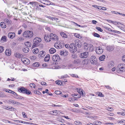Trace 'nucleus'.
Here are the masks:
<instances>
[{
	"label": "nucleus",
	"instance_id": "nucleus-1",
	"mask_svg": "<svg viewBox=\"0 0 125 125\" xmlns=\"http://www.w3.org/2000/svg\"><path fill=\"white\" fill-rule=\"evenodd\" d=\"M42 41L41 39L38 37H35L33 40V43L32 47L34 48L38 45L39 43Z\"/></svg>",
	"mask_w": 125,
	"mask_h": 125
},
{
	"label": "nucleus",
	"instance_id": "nucleus-2",
	"mask_svg": "<svg viewBox=\"0 0 125 125\" xmlns=\"http://www.w3.org/2000/svg\"><path fill=\"white\" fill-rule=\"evenodd\" d=\"M33 35V32L32 31H25L23 33L24 37L27 38H30L32 37Z\"/></svg>",
	"mask_w": 125,
	"mask_h": 125
},
{
	"label": "nucleus",
	"instance_id": "nucleus-3",
	"mask_svg": "<svg viewBox=\"0 0 125 125\" xmlns=\"http://www.w3.org/2000/svg\"><path fill=\"white\" fill-rule=\"evenodd\" d=\"M19 91L20 92H22L23 93H25L27 94H31V92L29 90L26 89L23 87H21L18 89Z\"/></svg>",
	"mask_w": 125,
	"mask_h": 125
},
{
	"label": "nucleus",
	"instance_id": "nucleus-4",
	"mask_svg": "<svg viewBox=\"0 0 125 125\" xmlns=\"http://www.w3.org/2000/svg\"><path fill=\"white\" fill-rule=\"evenodd\" d=\"M121 71L122 72L125 71V65L124 64H119L116 68V70L117 71Z\"/></svg>",
	"mask_w": 125,
	"mask_h": 125
},
{
	"label": "nucleus",
	"instance_id": "nucleus-5",
	"mask_svg": "<svg viewBox=\"0 0 125 125\" xmlns=\"http://www.w3.org/2000/svg\"><path fill=\"white\" fill-rule=\"evenodd\" d=\"M90 61L92 64H96L97 63V59L96 58L95 56L92 55L90 57Z\"/></svg>",
	"mask_w": 125,
	"mask_h": 125
},
{
	"label": "nucleus",
	"instance_id": "nucleus-6",
	"mask_svg": "<svg viewBox=\"0 0 125 125\" xmlns=\"http://www.w3.org/2000/svg\"><path fill=\"white\" fill-rule=\"evenodd\" d=\"M49 36L50 37V39L52 40L57 41L58 39V36L54 34L53 33L50 34Z\"/></svg>",
	"mask_w": 125,
	"mask_h": 125
},
{
	"label": "nucleus",
	"instance_id": "nucleus-7",
	"mask_svg": "<svg viewBox=\"0 0 125 125\" xmlns=\"http://www.w3.org/2000/svg\"><path fill=\"white\" fill-rule=\"evenodd\" d=\"M60 59V58L58 54L53 55L52 57V59L53 61L58 62Z\"/></svg>",
	"mask_w": 125,
	"mask_h": 125
},
{
	"label": "nucleus",
	"instance_id": "nucleus-8",
	"mask_svg": "<svg viewBox=\"0 0 125 125\" xmlns=\"http://www.w3.org/2000/svg\"><path fill=\"white\" fill-rule=\"evenodd\" d=\"M88 54V52H85L80 54L79 56L81 58H85L87 57Z\"/></svg>",
	"mask_w": 125,
	"mask_h": 125
},
{
	"label": "nucleus",
	"instance_id": "nucleus-9",
	"mask_svg": "<svg viewBox=\"0 0 125 125\" xmlns=\"http://www.w3.org/2000/svg\"><path fill=\"white\" fill-rule=\"evenodd\" d=\"M103 49L101 47H97L96 49V52L97 54H101L103 53Z\"/></svg>",
	"mask_w": 125,
	"mask_h": 125
},
{
	"label": "nucleus",
	"instance_id": "nucleus-10",
	"mask_svg": "<svg viewBox=\"0 0 125 125\" xmlns=\"http://www.w3.org/2000/svg\"><path fill=\"white\" fill-rule=\"evenodd\" d=\"M83 61L82 59H77L74 60L73 62V63L74 64H79Z\"/></svg>",
	"mask_w": 125,
	"mask_h": 125
},
{
	"label": "nucleus",
	"instance_id": "nucleus-11",
	"mask_svg": "<svg viewBox=\"0 0 125 125\" xmlns=\"http://www.w3.org/2000/svg\"><path fill=\"white\" fill-rule=\"evenodd\" d=\"M39 3L37 2L36 1H32L31 2H30L29 4L32 5L33 7H35L38 6H39Z\"/></svg>",
	"mask_w": 125,
	"mask_h": 125
},
{
	"label": "nucleus",
	"instance_id": "nucleus-12",
	"mask_svg": "<svg viewBox=\"0 0 125 125\" xmlns=\"http://www.w3.org/2000/svg\"><path fill=\"white\" fill-rule=\"evenodd\" d=\"M8 37L11 39H12L15 36V33L13 32H10L8 34Z\"/></svg>",
	"mask_w": 125,
	"mask_h": 125
},
{
	"label": "nucleus",
	"instance_id": "nucleus-13",
	"mask_svg": "<svg viewBox=\"0 0 125 125\" xmlns=\"http://www.w3.org/2000/svg\"><path fill=\"white\" fill-rule=\"evenodd\" d=\"M68 52L67 51L64 50L60 52V54L61 55L66 56L68 55Z\"/></svg>",
	"mask_w": 125,
	"mask_h": 125
},
{
	"label": "nucleus",
	"instance_id": "nucleus-14",
	"mask_svg": "<svg viewBox=\"0 0 125 125\" xmlns=\"http://www.w3.org/2000/svg\"><path fill=\"white\" fill-rule=\"evenodd\" d=\"M75 45V44L74 43H71L69 45V48L70 51L71 52H73V49L74 48V45Z\"/></svg>",
	"mask_w": 125,
	"mask_h": 125
},
{
	"label": "nucleus",
	"instance_id": "nucleus-15",
	"mask_svg": "<svg viewBox=\"0 0 125 125\" xmlns=\"http://www.w3.org/2000/svg\"><path fill=\"white\" fill-rule=\"evenodd\" d=\"M9 103H12L13 104H20L19 102L16 101L12 99H10L9 100Z\"/></svg>",
	"mask_w": 125,
	"mask_h": 125
},
{
	"label": "nucleus",
	"instance_id": "nucleus-16",
	"mask_svg": "<svg viewBox=\"0 0 125 125\" xmlns=\"http://www.w3.org/2000/svg\"><path fill=\"white\" fill-rule=\"evenodd\" d=\"M45 55V52L44 51H42L40 52L39 53V55L41 57H43Z\"/></svg>",
	"mask_w": 125,
	"mask_h": 125
},
{
	"label": "nucleus",
	"instance_id": "nucleus-17",
	"mask_svg": "<svg viewBox=\"0 0 125 125\" xmlns=\"http://www.w3.org/2000/svg\"><path fill=\"white\" fill-rule=\"evenodd\" d=\"M61 36L63 38H66L67 37V35L63 32H61L60 33Z\"/></svg>",
	"mask_w": 125,
	"mask_h": 125
},
{
	"label": "nucleus",
	"instance_id": "nucleus-18",
	"mask_svg": "<svg viewBox=\"0 0 125 125\" xmlns=\"http://www.w3.org/2000/svg\"><path fill=\"white\" fill-rule=\"evenodd\" d=\"M23 52L25 53H27L29 51V49L27 47H24L23 49Z\"/></svg>",
	"mask_w": 125,
	"mask_h": 125
},
{
	"label": "nucleus",
	"instance_id": "nucleus-19",
	"mask_svg": "<svg viewBox=\"0 0 125 125\" xmlns=\"http://www.w3.org/2000/svg\"><path fill=\"white\" fill-rule=\"evenodd\" d=\"M56 52L55 49L53 48H51L49 50V52L50 53L52 54L55 53Z\"/></svg>",
	"mask_w": 125,
	"mask_h": 125
},
{
	"label": "nucleus",
	"instance_id": "nucleus-20",
	"mask_svg": "<svg viewBox=\"0 0 125 125\" xmlns=\"http://www.w3.org/2000/svg\"><path fill=\"white\" fill-rule=\"evenodd\" d=\"M50 56L49 54H48L46 55V56L44 58V60L45 61L48 62L50 60Z\"/></svg>",
	"mask_w": 125,
	"mask_h": 125
},
{
	"label": "nucleus",
	"instance_id": "nucleus-21",
	"mask_svg": "<svg viewBox=\"0 0 125 125\" xmlns=\"http://www.w3.org/2000/svg\"><path fill=\"white\" fill-rule=\"evenodd\" d=\"M11 51L10 50L6 49L5 51V54L9 56L11 54Z\"/></svg>",
	"mask_w": 125,
	"mask_h": 125
},
{
	"label": "nucleus",
	"instance_id": "nucleus-22",
	"mask_svg": "<svg viewBox=\"0 0 125 125\" xmlns=\"http://www.w3.org/2000/svg\"><path fill=\"white\" fill-rule=\"evenodd\" d=\"M88 49L89 51L92 52L93 51L94 47L92 44H89Z\"/></svg>",
	"mask_w": 125,
	"mask_h": 125
},
{
	"label": "nucleus",
	"instance_id": "nucleus-23",
	"mask_svg": "<svg viewBox=\"0 0 125 125\" xmlns=\"http://www.w3.org/2000/svg\"><path fill=\"white\" fill-rule=\"evenodd\" d=\"M39 20L40 21L46 23L47 22V21L45 19L43 18H39Z\"/></svg>",
	"mask_w": 125,
	"mask_h": 125
},
{
	"label": "nucleus",
	"instance_id": "nucleus-24",
	"mask_svg": "<svg viewBox=\"0 0 125 125\" xmlns=\"http://www.w3.org/2000/svg\"><path fill=\"white\" fill-rule=\"evenodd\" d=\"M25 45L27 46L28 47H31V43L29 41H27V42H26L25 43Z\"/></svg>",
	"mask_w": 125,
	"mask_h": 125
},
{
	"label": "nucleus",
	"instance_id": "nucleus-25",
	"mask_svg": "<svg viewBox=\"0 0 125 125\" xmlns=\"http://www.w3.org/2000/svg\"><path fill=\"white\" fill-rule=\"evenodd\" d=\"M39 49L37 48H35L32 50V52L34 54H36L39 52Z\"/></svg>",
	"mask_w": 125,
	"mask_h": 125
},
{
	"label": "nucleus",
	"instance_id": "nucleus-26",
	"mask_svg": "<svg viewBox=\"0 0 125 125\" xmlns=\"http://www.w3.org/2000/svg\"><path fill=\"white\" fill-rule=\"evenodd\" d=\"M15 56L17 58H21L23 56L22 54H21L19 53H16L15 54Z\"/></svg>",
	"mask_w": 125,
	"mask_h": 125
},
{
	"label": "nucleus",
	"instance_id": "nucleus-27",
	"mask_svg": "<svg viewBox=\"0 0 125 125\" xmlns=\"http://www.w3.org/2000/svg\"><path fill=\"white\" fill-rule=\"evenodd\" d=\"M40 65L39 63L37 62L34 63L32 64L33 66L36 67H39Z\"/></svg>",
	"mask_w": 125,
	"mask_h": 125
},
{
	"label": "nucleus",
	"instance_id": "nucleus-28",
	"mask_svg": "<svg viewBox=\"0 0 125 125\" xmlns=\"http://www.w3.org/2000/svg\"><path fill=\"white\" fill-rule=\"evenodd\" d=\"M0 25L3 28H5L6 27V24L4 22H1L0 23Z\"/></svg>",
	"mask_w": 125,
	"mask_h": 125
},
{
	"label": "nucleus",
	"instance_id": "nucleus-29",
	"mask_svg": "<svg viewBox=\"0 0 125 125\" xmlns=\"http://www.w3.org/2000/svg\"><path fill=\"white\" fill-rule=\"evenodd\" d=\"M89 44H86L84 46V49L86 51H88V48L89 47Z\"/></svg>",
	"mask_w": 125,
	"mask_h": 125
},
{
	"label": "nucleus",
	"instance_id": "nucleus-30",
	"mask_svg": "<svg viewBox=\"0 0 125 125\" xmlns=\"http://www.w3.org/2000/svg\"><path fill=\"white\" fill-rule=\"evenodd\" d=\"M107 50L108 51H112L113 50V48L111 46H108L106 47Z\"/></svg>",
	"mask_w": 125,
	"mask_h": 125
},
{
	"label": "nucleus",
	"instance_id": "nucleus-31",
	"mask_svg": "<svg viewBox=\"0 0 125 125\" xmlns=\"http://www.w3.org/2000/svg\"><path fill=\"white\" fill-rule=\"evenodd\" d=\"M15 98L17 99H19L20 100H23L24 99V98L23 97L20 96L19 95H17V96H16Z\"/></svg>",
	"mask_w": 125,
	"mask_h": 125
},
{
	"label": "nucleus",
	"instance_id": "nucleus-32",
	"mask_svg": "<svg viewBox=\"0 0 125 125\" xmlns=\"http://www.w3.org/2000/svg\"><path fill=\"white\" fill-rule=\"evenodd\" d=\"M65 67V65H60V66H56L55 67V68L56 69H59L61 68H64Z\"/></svg>",
	"mask_w": 125,
	"mask_h": 125
},
{
	"label": "nucleus",
	"instance_id": "nucleus-33",
	"mask_svg": "<svg viewBox=\"0 0 125 125\" xmlns=\"http://www.w3.org/2000/svg\"><path fill=\"white\" fill-rule=\"evenodd\" d=\"M114 63L112 61H111L109 64V66L110 67H112L114 66Z\"/></svg>",
	"mask_w": 125,
	"mask_h": 125
},
{
	"label": "nucleus",
	"instance_id": "nucleus-34",
	"mask_svg": "<svg viewBox=\"0 0 125 125\" xmlns=\"http://www.w3.org/2000/svg\"><path fill=\"white\" fill-rule=\"evenodd\" d=\"M105 58V56L104 55H103L102 56H101L99 58V59L100 60L102 61Z\"/></svg>",
	"mask_w": 125,
	"mask_h": 125
},
{
	"label": "nucleus",
	"instance_id": "nucleus-35",
	"mask_svg": "<svg viewBox=\"0 0 125 125\" xmlns=\"http://www.w3.org/2000/svg\"><path fill=\"white\" fill-rule=\"evenodd\" d=\"M49 36L47 35H45L44 36V40L46 41V40H47V42H50L51 41L50 40H49V41H48V40H47V38H49Z\"/></svg>",
	"mask_w": 125,
	"mask_h": 125
},
{
	"label": "nucleus",
	"instance_id": "nucleus-36",
	"mask_svg": "<svg viewBox=\"0 0 125 125\" xmlns=\"http://www.w3.org/2000/svg\"><path fill=\"white\" fill-rule=\"evenodd\" d=\"M76 44L78 47H81L82 46V44L80 41H78Z\"/></svg>",
	"mask_w": 125,
	"mask_h": 125
},
{
	"label": "nucleus",
	"instance_id": "nucleus-37",
	"mask_svg": "<svg viewBox=\"0 0 125 125\" xmlns=\"http://www.w3.org/2000/svg\"><path fill=\"white\" fill-rule=\"evenodd\" d=\"M57 111H55L54 110L52 112H51V114H52L54 115H56L57 116Z\"/></svg>",
	"mask_w": 125,
	"mask_h": 125
},
{
	"label": "nucleus",
	"instance_id": "nucleus-38",
	"mask_svg": "<svg viewBox=\"0 0 125 125\" xmlns=\"http://www.w3.org/2000/svg\"><path fill=\"white\" fill-rule=\"evenodd\" d=\"M4 90H5V91L6 92L10 93L11 94V93H12V92L13 91L8 89H4Z\"/></svg>",
	"mask_w": 125,
	"mask_h": 125
},
{
	"label": "nucleus",
	"instance_id": "nucleus-39",
	"mask_svg": "<svg viewBox=\"0 0 125 125\" xmlns=\"http://www.w3.org/2000/svg\"><path fill=\"white\" fill-rule=\"evenodd\" d=\"M7 37L6 36H2L1 39V41H6V40Z\"/></svg>",
	"mask_w": 125,
	"mask_h": 125
},
{
	"label": "nucleus",
	"instance_id": "nucleus-40",
	"mask_svg": "<svg viewBox=\"0 0 125 125\" xmlns=\"http://www.w3.org/2000/svg\"><path fill=\"white\" fill-rule=\"evenodd\" d=\"M21 123H23L25 124H29L30 125H32L33 124V123L29 122H27L24 121H21Z\"/></svg>",
	"mask_w": 125,
	"mask_h": 125
},
{
	"label": "nucleus",
	"instance_id": "nucleus-41",
	"mask_svg": "<svg viewBox=\"0 0 125 125\" xmlns=\"http://www.w3.org/2000/svg\"><path fill=\"white\" fill-rule=\"evenodd\" d=\"M96 29L98 31H99L100 32H102L103 31L102 29L100 27H96Z\"/></svg>",
	"mask_w": 125,
	"mask_h": 125
},
{
	"label": "nucleus",
	"instance_id": "nucleus-42",
	"mask_svg": "<svg viewBox=\"0 0 125 125\" xmlns=\"http://www.w3.org/2000/svg\"><path fill=\"white\" fill-rule=\"evenodd\" d=\"M62 82L61 81H56V84L60 85H61L62 84Z\"/></svg>",
	"mask_w": 125,
	"mask_h": 125
},
{
	"label": "nucleus",
	"instance_id": "nucleus-43",
	"mask_svg": "<svg viewBox=\"0 0 125 125\" xmlns=\"http://www.w3.org/2000/svg\"><path fill=\"white\" fill-rule=\"evenodd\" d=\"M77 51V47L76 46V45H74V48L73 49V52H76Z\"/></svg>",
	"mask_w": 125,
	"mask_h": 125
},
{
	"label": "nucleus",
	"instance_id": "nucleus-44",
	"mask_svg": "<svg viewBox=\"0 0 125 125\" xmlns=\"http://www.w3.org/2000/svg\"><path fill=\"white\" fill-rule=\"evenodd\" d=\"M74 123L76 125H81L82 123L80 122L77 121H75L74 122Z\"/></svg>",
	"mask_w": 125,
	"mask_h": 125
},
{
	"label": "nucleus",
	"instance_id": "nucleus-45",
	"mask_svg": "<svg viewBox=\"0 0 125 125\" xmlns=\"http://www.w3.org/2000/svg\"><path fill=\"white\" fill-rule=\"evenodd\" d=\"M57 120L62 123H63L64 122V120L63 119L61 118H57Z\"/></svg>",
	"mask_w": 125,
	"mask_h": 125
},
{
	"label": "nucleus",
	"instance_id": "nucleus-46",
	"mask_svg": "<svg viewBox=\"0 0 125 125\" xmlns=\"http://www.w3.org/2000/svg\"><path fill=\"white\" fill-rule=\"evenodd\" d=\"M93 35L94 36L98 38H99L100 37V35L99 34L95 33Z\"/></svg>",
	"mask_w": 125,
	"mask_h": 125
},
{
	"label": "nucleus",
	"instance_id": "nucleus-47",
	"mask_svg": "<svg viewBox=\"0 0 125 125\" xmlns=\"http://www.w3.org/2000/svg\"><path fill=\"white\" fill-rule=\"evenodd\" d=\"M26 58H22L21 59V61L23 62L24 63H26L25 62L26 60Z\"/></svg>",
	"mask_w": 125,
	"mask_h": 125
},
{
	"label": "nucleus",
	"instance_id": "nucleus-48",
	"mask_svg": "<svg viewBox=\"0 0 125 125\" xmlns=\"http://www.w3.org/2000/svg\"><path fill=\"white\" fill-rule=\"evenodd\" d=\"M55 93L57 94H62L61 92L59 91H55Z\"/></svg>",
	"mask_w": 125,
	"mask_h": 125
},
{
	"label": "nucleus",
	"instance_id": "nucleus-49",
	"mask_svg": "<svg viewBox=\"0 0 125 125\" xmlns=\"http://www.w3.org/2000/svg\"><path fill=\"white\" fill-rule=\"evenodd\" d=\"M5 22H6L8 24H9L10 23V20L9 19H5L4 20Z\"/></svg>",
	"mask_w": 125,
	"mask_h": 125
},
{
	"label": "nucleus",
	"instance_id": "nucleus-50",
	"mask_svg": "<svg viewBox=\"0 0 125 125\" xmlns=\"http://www.w3.org/2000/svg\"><path fill=\"white\" fill-rule=\"evenodd\" d=\"M95 123L94 124V125H100L101 124V123L100 121L99 122H94Z\"/></svg>",
	"mask_w": 125,
	"mask_h": 125
},
{
	"label": "nucleus",
	"instance_id": "nucleus-51",
	"mask_svg": "<svg viewBox=\"0 0 125 125\" xmlns=\"http://www.w3.org/2000/svg\"><path fill=\"white\" fill-rule=\"evenodd\" d=\"M11 94L14 95V97L15 98H16V96H17L18 95V94L15 92L13 91L12 92V93H11Z\"/></svg>",
	"mask_w": 125,
	"mask_h": 125
},
{
	"label": "nucleus",
	"instance_id": "nucleus-52",
	"mask_svg": "<svg viewBox=\"0 0 125 125\" xmlns=\"http://www.w3.org/2000/svg\"><path fill=\"white\" fill-rule=\"evenodd\" d=\"M77 57L76 55L74 54H72V58L73 59H75L77 58Z\"/></svg>",
	"mask_w": 125,
	"mask_h": 125
},
{
	"label": "nucleus",
	"instance_id": "nucleus-53",
	"mask_svg": "<svg viewBox=\"0 0 125 125\" xmlns=\"http://www.w3.org/2000/svg\"><path fill=\"white\" fill-rule=\"evenodd\" d=\"M71 75L73 77H74L75 78H78V75L75 74H71Z\"/></svg>",
	"mask_w": 125,
	"mask_h": 125
},
{
	"label": "nucleus",
	"instance_id": "nucleus-54",
	"mask_svg": "<svg viewBox=\"0 0 125 125\" xmlns=\"http://www.w3.org/2000/svg\"><path fill=\"white\" fill-rule=\"evenodd\" d=\"M98 93L99 94L98 95L99 96L101 97H103L104 96V95L102 94L101 92H98Z\"/></svg>",
	"mask_w": 125,
	"mask_h": 125
},
{
	"label": "nucleus",
	"instance_id": "nucleus-55",
	"mask_svg": "<svg viewBox=\"0 0 125 125\" xmlns=\"http://www.w3.org/2000/svg\"><path fill=\"white\" fill-rule=\"evenodd\" d=\"M3 50V47L2 46H0V53H1Z\"/></svg>",
	"mask_w": 125,
	"mask_h": 125
},
{
	"label": "nucleus",
	"instance_id": "nucleus-56",
	"mask_svg": "<svg viewBox=\"0 0 125 125\" xmlns=\"http://www.w3.org/2000/svg\"><path fill=\"white\" fill-rule=\"evenodd\" d=\"M30 86L31 87L35 88V85L33 83H31L30 84Z\"/></svg>",
	"mask_w": 125,
	"mask_h": 125
},
{
	"label": "nucleus",
	"instance_id": "nucleus-57",
	"mask_svg": "<svg viewBox=\"0 0 125 125\" xmlns=\"http://www.w3.org/2000/svg\"><path fill=\"white\" fill-rule=\"evenodd\" d=\"M58 45H58V46H57V48L58 49V48L60 49V48H61L62 47V46L60 44V43H58Z\"/></svg>",
	"mask_w": 125,
	"mask_h": 125
},
{
	"label": "nucleus",
	"instance_id": "nucleus-58",
	"mask_svg": "<svg viewBox=\"0 0 125 125\" xmlns=\"http://www.w3.org/2000/svg\"><path fill=\"white\" fill-rule=\"evenodd\" d=\"M25 62H26V63H25V64H29L30 62V61L27 58Z\"/></svg>",
	"mask_w": 125,
	"mask_h": 125
},
{
	"label": "nucleus",
	"instance_id": "nucleus-59",
	"mask_svg": "<svg viewBox=\"0 0 125 125\" xmlns=\"http://www.w3.org/2000/svg\"><path fill=\"white\" fill-rule=\"evenodd\" d=\"M82 90L81 89H77V92L79 93L80 94H81V93H82Z\"/></svg>",
	"mask_w": 125,
	"mask_h": 125
},
{
	"label": "nucleus",
	"instance_id": "nucleus-60",
	"mask_svg": "<svg viewBox=\"0 0 125 125\" xmlns=\"http://www.w3.org/2000/svg\"><path fill=\"white\" fill-rule=\"evenodd\" d=\"M17 39L19 41H23L24 40V39L22 38L19 37L17 38Z\"/></svg>",
	"mask_w": 125,
	"mask_h": 125
},
{
	"label": "nucleus",
	"instance_id": "nucleus-61",
	"mask_svg": "<svg viewBox=\"0 0 125 125\" xmlns=\"http://www.w3.org/2000/svg\"><path fill=\"white\" fill-rule=\"evenodd\" d=\"M113 32L116 33H118V34H120L121 33V32L119 31H118L115 30H113L112 31Z\"/></svg>",
	"mask_w": 125,
	"mask_h": 125
},
{
	"label": "nucleus",
	"instance_id": "nucleus-62",
	"mask_svg": "<svg viewBox=\"0 0 125 125\" xmlns=\"http://www.w3.org/2000/svg\"><path fill=\"white\" fill-rule=\"evenodd\" d=\"M30 57L31 58V59L32 60H35L36 58V56H32L31 57Z\"/></svg>",
	"mask_w": 125,
	"mask_h": 125
},
{
	"label": "nucleus",
	"instance_id": "nucleus-63",
	"mask_svg": "<svg viewBox=\"0 0 125 125\" xmlns=\"http://www.w3.org/2000/svg\"><path fill=\"white\" fill-rule=\"evenodd\" d=\"M5 109L8 110H11V107H9L5 106Z\"/></svg>",
	"mask_w": 125,
	"mask_h": 125
},
{
	"label": "nucleus",
	"instance_id": "nucleus-64",
	"mask_svg": "<svg viewBox=\"0 0 125 125\" xmlns=\"http://www.w3.org/2000/svg\"><path fill=\"white\" fill-rule=\"evenodd\" d=\"M38 6H37L36 7V10H42L41 8L39 7Z\"/></svg>",
	"mask_w": 125,
	"mask_h": 125
}]
</instances>
